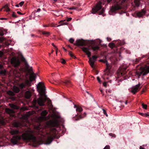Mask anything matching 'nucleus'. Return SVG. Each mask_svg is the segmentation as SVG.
Returning a JSON list of instances; mask_svg holds the SVG:
<instances>
[{
	"instance_id": "nucleus-23",
	"label": "nucleus",
	"mask_w": 149,
	"mask_h": 149,
	"mask_svg": "<svg viewBox=\"0 0 149 149\" xmlns=\"http://www.w3.org/2000/svg\"><path fill=\"white\" fill-rule=\"evenodd\" d=\"M9 106L12 108L15 109H19L18 107L16 105L11 104H9Z\"/></svg>"
},
{
	"instance_id": "nucleus-1",
	"label": "nucleus",
	"mask_w": 149,
	"mask_h": 149,
	"mask_svg": "<svg viewBox=\"0 0 149 149\" xmlns=\"http://www.w3.org/2000/svg\"><path fill=\"white\" fill-rule=\"evenodd\" d=\"M20 132L18 129H12L10 131V134L13 135L11 139V141L14 145L16 144L18 141L22 138L23 140H32L34 143H36V138L33 135L35 133L34 131L29 129L21 136L18 135Z\"/></svg>"
},
{
	"instance_id": "nucleus-61",
	"label": "nucleus",
	"mask_w": 149,
	"mask_h": 149,
	"mask_svg": "<svg viewBox=\"0 0 149 149\" xmlns=\"http://www.w3.org/2000/svg\"><path fill=\"white\" fill-rule=\"evenodd\" d=\"M6 19V18H0V20H3V19Z\"/></svg>"
},
{
	"instance_id": "nucleus-59",
	"label": "nucleus",
	"mask_w": 149,
	"mask_h": 149,
	"mask_svg": "<svg viewBox=\"0 0 149 149\" xmlns=\"http://www.w3.org/2000/svg\"><path fill=\"white\" fill-rule=\"evenodd\" d=\"M17 14H19V15H22V14L19 11H17Z\"/></svg>"
},
{
	"instance_id": "nucleus-28",
	"label": "nucleus",
	"mask_w": 149,
	"mask_h": 149,
	"mask_svg": "<svg viewBox=\"0 0 149 149\" xmlns=\"http://www.w3.org/2000/svg\"><path fill=\"white\" fill-rule=\"evenodd\" d=\"M134 2L136 6L138 7L139 6L140 3L139 0H134Z\"/></svg>"
},
{
	"instance_id": "nucleus-49",
	"label": "nucleus",
	"mask_w": 149,
	"mask_h": 149,
	"mask_svg": "<svg viewBox=\"0 0 149 149\" xmlns=\"http://www.w3.org/2000/svg\"><path fill=\"white\" fill-rule=\"evenodd\" d=\"M72 19V18L70 17V18H68L67 19L66 21L67 22H69V21H71Z\"/></svg>"
},
{
	"instance_id": "nucleus-30",
	"label": "nucleus",
	"mask_w": 149,
	"mask_h": 149,
	"mask_svg": "<svg viewBox=\"0 0 149 149\" xmlns=\"http://www.w3.org/2000/svg\"><path fill=\"white\" fill-rule=\"evenodd\" d=\"M0 74L3 75H6V70L4 69L1 70Z\"/></svg>"
},
{
	"instance_id": "nucleus-33",
	"label": "nucleus",
	"mask_w": 149,
	"mask_h": 149,
	"mask_svg": "<svg viewBox=\"0 0 149 149\" xmlns=\"http://www.w3.org/2000/svg\"><path fill=\"white\" fill-rule=\"evenodd\" d=\"M109 46L111 48H112L114 47L115 44L114 43H110L109 44Z\"/></svg>"
},
{
	"instance_id": "nucleus-64",
	"label": "nucleus",
	"mask_w": 149,
	"mask_h": 149,
	"mask_svg": "<svg viewBox=\"0 0 149 149\" xmlns=\"http://www.w3.org/2000/svg\"><path fill=\"white\" fill-rule=\"evenodd\" d=\"M77 6H81V5L80 4V3H78L77 4Z\"/></svg>"
},
{
	"instance_id": "nucleus-43",
	"label": "nucleus",
	"mask_w": 149,
	"mask_h": 149,
	"mask_svg": "<svg viewBox=\"0 0 149 149\" xmlns=\"http://www.w3.org/2000/svg\"><path fill=\"white\" fill-rule=\"evenodd\" d=\"M61 62L63 64H65V63L66 62L65 60L64 59H61Z\"/></svg>"
},
{
	"instance_id": "nucleus-38",
	"label": "nucleus",
	"mask_w": 149,
	"mask_h": 149,
	"mask_svg": "<svg viewBox=\"0 0 149 149\" xmlns=\"http://www.w3.org/2000/svg\"><path fill=\"white\" fill-rule=\"evenodd\" d=\"M104 9L103 8H102V10H101V11L99 13V15H101V14H102L104 12Z\"/></svg>"
},
{
	"instance_id": "nucleus-39",
	"label": "nucleus",
	"mask_w": 149,
	"mask_h": 149,
	"mask_svg": "<svg viewBox=\"0 0 149 149\" xmlns=\"http://www.w3.org/2000/svg\"><path fill=\"white\" fill-rule=\"evenodd\" d=\"M24 2L22 1L19 3V6L21 7L24 4Z\"/></svg>"
},
{
	"instance_id": "nucleus-63",
	"label": "nucleus",
	"mask_w": 149,
	"mask_h": 149,
	"mask_svg": "<svg viewBox=\"0 0 149 149\" xmlns=\"http://www.w3.org/2000/svg\"><path fill=\"white\" fill-rule=\"evenodd\" d=\"M141 59V58H138V59H137L136 60V61H139V60H140Z\"/></svg>"
},
{
	"instance_id": "nucleus-12",
	"label": "nucleus",
	"mask_w": 149,
	"mask_h": 149,
	"mask_svg": "<svg viewBox=\"0 0 149 149\" xmlns=\"http://www.w3.org/2000/svg\"><path fill=\"white\" fill-rule=\"evenodd\" d=\"M140 86V84H138L135 86L132 87L131 91V92L133 94H135L140 89L141 87Z\"/></svg>"
},
{
	"instance_id": "nucleus-62",
	"label": "nucleus",
	"mask_w": 149,
	"mask_h": 149,
	"mask_svg": "<svg viewBox=\"0 0 149 149\" xmlns=\"http://www.w3.org/2000/svg\"><path fill=\"white\" fill-rule=\"evenodd\" d=\"M139 149H145L142 146H141L140 147Z\"/></svg>"
},
{
	"instance_id": "nucleus-52",
	"label": "nucleus",
	"mask_w": 149,
	"mask_h": 149,
	"mask_svg": "<svg viewBox=\"0 0 149 149\" xmlns=\"http://www.w3.org/2000/svg\"><path fill=\"white\" fill-rule=\"evenodd\" d=\"M103 86H105V87H107V84L106 82H104L103 83Z\"/></svg>"
},
{
	"instance_id": "nucleus-53",
	"label": "nucleus",
	"mask_w": 149,
	"mask_h": 149,
	"mask_svg": "<svg viewBox=\"0 0 149 149\" xmlns=\"http://www.w3.org/2000/svg\"><path fill=\"white\" fill-rule=\"evenodd\" d=\"M12 16L13 17H17V16L15 14V13H13L12 14Z\"/></svg>"
},
{
	"instance_id": "nucleus-45",
	"label": "nucleus",
	"mask_w": 149,
	"mask_h": 149,
	"mask_svg": "<svg viewBox=\"0 0 149 149\" xmlns=\"http://www.w3.org/2000/svg\"><path fill=\"white\" fill-rule=\"evenodd\" d=\"M67 24H68V23L67 22H65V23H63L62 24H60V25H58L57 26V27L59 26H60L61 25H67Z\"/></svg>"
},
{
	"instance_id": "nucleus-56",
	"label": "nucleus",
	"mask_w": 149,
	"mask_h": 149,
	"mask_svg": "<svg viewBox=\"0 0 149 149\" xmlns=\"http://www.w3.org/2000/svg\"><path fill=\"white\" fill-rule=\"evenodd\" d=\"M52 45H53L55 48H57L56 47L54 44L53 43H52Z\"/></svg>"
},
{
	"instance_id": "nucleus-2",
	"label": "nucleus",
	"mask_w": 149,
	"mask_h": 149,
	"mask_svg": "<svg viewBox=\"0 0 149 149\" xmlns=\"http://www.w3.org/2000/svg\"><path fill=\"white\" fill-rule=\"evenodd\" d=\"M38 91L41 95L37 100L34 99L32 102V104L34 107H38L36 106L37 102L38 104L40 106H42L44 105V103L46 100V97H45L44 98L42 96L45 94V87L43 83L40 82L38 84V86H37Z\"/></svg>"
},
{
	"instance_id": "nucleus-46",
	"label": "nucleus",
	"mask_w": 149,
	"mask_h": 149,
	"mask_svg": "<svg viewBox=\"0 0 149 149\" xmlns=\"http://www.w3.org/2000/svg\"><path fill=\"white\" fill-rule=\"evenodd\" d=\"M68 8L69 10H75V7H74V6H73V7H70L69 8Z\"/></svg>"
},
{
	"instance_id": "nucleus-13",
	"label": "nucleus",
	"mask_w": 149,
	"mask_h": 149,
	"mask_svg": "<svg viewBox=\"0 0 149 149\" xmlns=\"http://www.w3.org/2000/svg\"><path fill=\"white\" fill-rule=\"evenodd\" d=\"M47 113V111L46 110L43 111L41 113V116L38 117V120L40 121L45 120H46L45 116Z\"/></svg>"
},
{
	"instance_id": "nucleus-19",
	"label": "nucleus",
	"mask_w": 149,
	"mask_h": 149,
	"mask_svg": "<svg viewBox=\"0 0 149 149\" xmlns=\"http://www.w3.org/2000/svg\"><path fill=\"white\" fill-rule=\"evenodd\" d=\"M145 11L144 10H142V11L137 13V15L139 17H141L143 15L145 14Z\"/></svg>"
},
{
	"instance_id": "nucleus-25",
	"label": "nucleus",
	"mask_w": 149,
	"mask_h": 149,
	"mask_svg": "<svg viewBox=\"0 0 149 149\" xmlns=\"http://www.w3.org/2000/svg\"><path fill=\"white\" fill-rule=\"evenodd\" d=\"M91 49L94 51H97L100 49V47L98 46H93L91 47Z\"/></svg>"
},
{
	"instance_id": "nucleus-24",
	"label": "nucleus",
	"mask_w": 149,
	"mask_h": 149,
	"mask_svg": "<svg viewBox=\"0 0 149 149\" xmlns=\"http://www.w3.org/2000/svg\"><path fill=\"white\" fill-rule=\"evenodd\" d=\"M13 91L15 93H18L19 92V89L16 86H14L13 88Z\"/></svg>"
},
{
	"instance_id": "nucleus-7",
	"label": "nucleus",
	"mask_w": 149,
	"mask_h": 149,
	"mask_svg": "<svg viewBox=\"0 0 149 149\" xmlns=\"http://www.w3.org/2000/svg\"><path fill=\"white\" fill-rule=\"evenodd\" d=\"M87 44V42L82 39L77 40L76 41V43L74 45L77 46H83L86 45Z\"/></svg>"
},
{
	"instance_id": "nucleus-8",
	"label": "nucleus",
	"mask_w": 149,
	"mask_h": 149,
	"mask_svg": "<svg viewBox=\"0 0 149 149\" xmlns=\"http://www.w3.org/2000/svg\"><path fill=\"white\" fill-rule=\"evenodd\" d=\"M46 125L48 127H49L55 126L57 125V121L55 119L50 120L47 121Z\"/></svg>"
},
{
	"instance_id": "nucleus-26",
	"label": "nucleus",
	"mask_w": 149,
	"mask_h": 149,
	"mask_svg": "<svg viewBox=\"0 0 149 149\" xmlns=\"http://www.w3.org/2000/svg\"><path fill=\"white\" fill-rule=\"evenodd\" d=\"M3 8L4 9V11L6 12H8L10 11V10L7 5H6L5 6L3 7Z\"/></svg>"
},
{
	"instance_id": "nucleus-31",
	"label": "nucleus",
	"mask_w": 149,
	"mask_h": 149,
	"mask_svg": "<svg viewBox=\"0 0 149 149\" xmlns=\"http://www.w3.org/2000/svg\"><path fill=\"white\" fill-rule=\"evenodd\" d=\"M7 93L8 95L12 96H14L15 94L13 92L10 91H8Z\"/></svg>"
},
{
	"instance_id": "nucleus-14",
	"label": "nucleus",
	"mask_w": 149,
	"mask_h": 149,
	"mask_svg": "<svg viewBox=\"0 0 149 149\" xmlns=\"http://www.w3.org/2000/svg\"><path fill=\"white\" fill-rule=\"evenodd\" d=\"M82 51L88 55V57H90L91 56V53L89 51L90 49L88 48L83 47L82 48Z\"/></svg>"
},
{
	"instance_id": "nucleus-41",
	"label": "nucleus",
	"mask_w": 149,
	"mask_h": 149,
	"mask_svg": "<svg viewBox=\"0 0 149 149\" xmlns=\"http://www.w3.org/2000/svg\"><path fill=\"white\" fill-rule=\"evenodd\" d=\"M0 124L2 125H4L5 124V122L3 120H0Z\"/></svg>"
},
{
	"instance_id": "nucleus-20",
	"label": "nucleus",
	"mask_w": 149,
	"mask_h": 149,
	"mask_svg": "<svg viewBox=\"0 0 149 149\" xmlns=\"http://www.w3.org/2000/svg\"><path fill=\"white\" fill-rule=\"evenodd\" d=\"M74 107L75 108H76V111H77L80 112L83 111L82 108L80 107L74 105Z\"/></svg>"
},
{
	"instance_id": "nucleus-44",
	"label": "nucleus",
	"mask_w": 149,
	"mask_h": 149,
	"mask_svg": "<svg viewBox=\"0 0 149 149\" xmlns=\"http://www.w3.org/2000/svg\"><path fill=\"white\" fill-rule=\"evenodd\" d=\"M103 149H110V146L109 145L106 146Z\"/></svg>"
},
{
	"instance_id": "nucleus-34",
	"label": "nucleus",
	"mask_w": 149,
	"mask_h": 149,
	"mask_svg": "<svg viewBox=\"0 0 149 149\" xmlns=\"http://www.w3.org/2000/svg\"><path fill=\"white\" fill-rule=\"evenodd\" d=\"M142 105L143 108L145 109H147V105L144 104L143 103H142Z\"/></svg>"
},
{
	"instance_id": "nucleus-4",
	"label": "nucleus",
	"mask_w": 149,
	"mask_h": 149,
	"mask_svg": "<svg viewBox=\"0 0 149 149\" xmlns=\"http://www.w3.org/2000/svg\"><path fill=\"white\" fill-rule=\"evenodd\" d=\"M142 65H143V66H141L140 68L139 71H138L137 72V74L139 78L141 76L145 75L149 73V64L145 65L142 63Z\"/></svg>"
},
{
	"instance_id": "nucleus-11",
	"label": "nucleus",
	"mask_w": 149,
	"mask_h": 149,
	"mask_svg": "<svg viewBox=\"0 0 149 149\" xmlns=\"http://www.w3.org/2000/svg\"><path fill=\"white\" fill-rule=\"evenodd\" d=\"M122 8L121 4L118 3L114 6H112L111 9V10L112 12H115L116 10L121 9Z\"/></svg>"
},
{
	"instance_id": "nucleus-29",
	"label": "nucleus",
	"mask_w": 149,
	"mask_h": 149,
	"mask_svg": "<svg viewBox=\"0 0 149 149\" xmlns=\"http://www.w3.org/2000/svg\"><path fill=\"white\" fill-rule=\"evenodd\" d=\"M123 73L121 71H120L119 70H118L117 71V75L118 76V77H119L122 75Z\"/></svg>"
},
{
	"instance_id": "nucleus-35",
	"label": "nucleus",
	"mask_w": 149,
	"mask_h": 149,
	"mask_svg": "<svg viewBox=\"0 0 149 149\" xmlns=\"http://www.w3.org/2000/svg\"><path fill=\"white\" fill-rule=\"evenodd\" d=\"M75 10L77 11H79L81 10V8H79L78 7H75Z\"/></svg>"
},
{
	"instance_id": "nucleus-50",
	"label": "nucleus",
	"mask_w": 149,
	"mask_h": 149,
	"mask_svg": "<svg viewBox=\"0 0 149 149\" xmlns=\"http://www.w3.org/2000/svg\"><path fill=\"white\" fill-rule=\"evenodd\" d=\"M139 114L142 116H144L145 113L140 112L139 113Z\"/></svg>"
},
{
	"instance_id": "nucleus-36",
	"label": "nucleus",
	"mask_w": 149,
	"mask_h": 149,
	"mask_svg": "<svg viewBox=\"0 0 149 149\" xmlns=\"http://www.w3.org/2000/svg\"><path fill=\"white\" fill-rule=\"evenodd\" d=\"M69 42L72 43L74 41V39L72 38H70L69 40Z\"/></svg>"
},
{
	"instance_id": "nucleus-9",
	"label": "nucleus",
	"mask_w": 149,
	"mask_h": 149,
	"mask_svg": "<svg viewBox=\"0 0 149 149\" xmlns=\"http://www.w3.org/2000/svg\"><path fill=\"white\" fill-rule=\"evenodd\" d=\"M31 81L29 80H26L24 83H22L19 84V86L22 88L25 86L29 87L31 86Z\"/></svg>"
},
{
	"instance_id": "nucleus-40",
	"label": "nucleus",
	"mask_w": 149,
	"mask_h": 149,
	"mask_svg": "<svg viewBox=\"0 0 149 149\" xmlns=\"http://www.w3.org/2000/svg\"><path fill=\"white\" fill-rule=\"evenodd\" d=\"M103 113L106 115V116L107 117L108 116V115L106 111L104 109H102Z\"/></svg>"
},
{
	"instance_id": "nucleus-48",
	"label": "nucleus",
	"mask_w": 149,
	"mask_h": 149,
	"mask_svg": "<svg viewBox=\"0 0 149 149\" xmlns=\"http://www.w3.org/2000/svg\"><path fill=\"white\" fill-rule=\"evenodd\" d=\"M97 79L98 81V82L100 83H101V80L100 77H97Z\"/></svg>"
},
{
	"instance_id": "nucleus-3",
	"label": "nucleus",
	"mask_w": 149,
	"mask_h": 149,
	"mask_svg": "<svg viewBox=\"0 0 149 149\" xmlns=\"http://www.w3.org/2000/svg\"><path fill=\"white\" fill-rule=\"evenodd\" d=\"M38 134L40 135V136H39L40 138V141H45L46 142L45 144H49L52 141L53 138L52 135L49 133H47L45 134L44 133L41 134L39 132Z\"/></svg>"
},
{
	"instance_id": "nucleus-16",
	"label": "nucleus",
	"mask_w": 149,
	"mask_h": 149,
	"mask_svg": "<svg viewBox=\"0 0 149 149\" xmlns=\"http://www.w3.org/2000/svg\"><path fill=\"white\" fill-rule=\"evenodd\" d=\"M13 125L15 127H18L22 126V124L21 122H15L13 123Z\"/></svg>"
},
{
	"instance_id": "nucleus-57",
	"label": "nucleus",
	"mask_w": 149,
	"mask_h": 149,
	"mask_svg": "<svg viewBox=\"0 0 149 149\" xmlns=\"http://www.w3.org/2000/svg\"><path fill=\"white\" fill-rule=\"evenodd\" d=\"M21 110L22 111H24V110H26V109H25V108L24 107H22V108H21Z\"/></svg>"
},
{
	"instance_id": "nucleus-17",
	"label": "nucleus",
	"mask_w": 149,
	"mask_h": 149,
	"mask_svg": "<svg viewBox=\"0 0 149 149\" xmlns=\"http://www.w3.org/2000/svg\"><path fill=\"white\" fill-rule=\"evenodd\" d=\"M86 113L84 112V113L83 115H79L77 116V118L75 119V120H78L80 119H82L86 116Z\"/></svg>"
},
{
	"instance_id": "nucleus-51",
	"label": "nucleus",
	"mask_w": 149,
	"mask_h": 149,
	"mask_svg": "<svg viewBox=\"0 0 149 149\" xmlns=\"http://www.w3.org/2000/svg\"><path fill=\"white\" fill-rule=\"evenodd\" d=\"M145 117L149 116V114L148 113H145L144 115Z\"/></svg>"
},
{
	"instance_id": "nucleus-55",
	"label": "nucleus",
	"mask_w": 149,
	"mask_h": 149,
	"mask_svg": "<svg viewBox=\"0 0 149 149\" xmlns=\"http://www.w3.org/2000/svg\"><path fill=\"white\" fill-rule=\"evenodd\" d=\"M3 54V52H0V57L2 56Z\"/></svg>"
},
{
	"instance_id": "nucleus-60",
	"label": "nucleus",
	"mask_w": 149,
	"mask_h": 149,
	"mask_svg": "<svg viewBox=\"0 0 149 149\" xmlns=\"http://www.w3.org/2000/svg\"><path fill=\"white\" fill-rule=\"evenodd\" d=\"M100 90L101 93L103 94V90L101 89H100Z\"/></svg>"
},
{
	"instance_id": "nucleus-21",
	"label": "nucleus",
	"mask_w": 149,
	"mask_h": 149,
	"mask_svg": "<svg viewBox=\"0 0 149 149\" xmlns=\"http://www.w3.org/2000/svg\"><path fill=\"white\" fill-rule=\"evenodd\" d=\"M63 83L68 86H71L72 84L71 81L69 80H65V81L63 82Z\"/></svg>"
},
{
	"instance_id": "nucleus-6",
	"label": "nucleus",
	"mask_w": 149,
	"mask_h": 149,
	"mask_svg": "<svg viewBox=\"0 0 149 149\" xmlns=\"http://www.w3.org/2000/svg\"><path fill=\"white\" fill-rule=\"evenodd\" d=\"M102 3L99 1L96 5L93 8L92 12L93 14H95L97 11L101 9L102 8L101 6Z\"/></svg>"
},
{
	"instance_id": "nucleus-32",
	"label": "nucleus",
	"mask_w": 149,
	"mask_h": 149,
	"mask_svg": "<svg viewBox=\"0 0 149 149\" xmlns=\"http://www.w3.org/2000/svg\"><path fill=\"white\" fill-rule=\"evenodd\" d=\"M69 54L72 57L74 58H76V57L71 52H69Z\"/></svg>"
},
{
	"instance_id": "nucleus-47",
	"label": "nucleus",
	"mask_w": 149,
	"mask_h": 149,
	"mask_svg": "<svg viewBox=\"0 0 149 149\" xmlns=\"http://www.w3.org/2000/svg\"><path fill=\"white\" fill-rule=\"evenodd\" d=\"M73 1V0H66L65 2L68 3H69L71 2V1Z\"/></svg>"
},
{
	"instance_id": "nucleus-42",
	"label": "nucleus",
	"mask_w": 149,
	"mask_h": 149,
	"mask_svg": "<svg viewBox=\"0 0 149 149\" xmlns=\"http://www.w3.org/2000/svg\"><path fill=\"white\" fill-rule=\"evenodd\" d=\"M5 39L3 37H0V41L1 42H3Z\"/></svg>"
},
{
	"instance_id": "nucleus-37",
	"label": "nucleus",
	"mask_w": 149,
	"mask_h": 149,
	"mask_svg": "<svg viewBox=\"0 0 149 149\" xmlns=\"http://www.w3.org/2000/svg\"><path fill=\"white\" fill-rule=\"evenodd\" d=\"M4 35V33L3 31L1 30H0V35L1 36H3Z\"/></svg>"
},
{
	"instance_id": "nucleus-54",
	"label": "nucleus",
	"mask_w": 149,
	"mask_h": 149,
	"mask_svg": "<svg viewBox=\"0 0 149 149\" xmlns=\"http://www.w3.org/2000/svg\"><path fill=\"white\" fill-rule=\"evenodd\" d=\"M56 55H57V52H58V49L57 48H56Z\"/></svg>"
},
{
	"instance_id": "nucleus-22",
	"label": "nucleus",
	"mask_w": 149,
	"mask_h": 149,
	"mask_svg": "<svg viewBox=\"0 0 149 149\" xmlns=\"http://www.w3.org/2000/svg\"><path fill=\"white\" fill-rule=\"evenodd\" d=\"M5 111L6 113L9 114L13 113H14V111L13 110L9 108L6 109Z\"/></svg>"
},
{
	"instance_id": "nucleus-15",
	"label": "nucleus",
	"mask_w": 149,
	"mask_h": 149,
	"mask_svg": "<svg viewBox=\"0 0 149 149\" xmlns=\"http://www.w3.org/2000/svg\"><path fill=\"white\" fill-rule=\"evenodd\" d=\"M36 78V75L34 73H32L30 74L29 77V80L31 81H32L35 79Z\"/></svg>"
},
{
	"instance_id": "nucleus-10",
	"label": "nucleus",
	"mask_w": 149,
	"mask_h": 149,
	"mask_svg": "<svg viewBox=\"0 0 149 149\" xmlns=\"http://www.w3.org/2000/svg\"><path fill=\"white\" fill-rule=\"evenodd\" d=\"M97 57V56H94L92 58H90L89 63L91 67L94 69V63L96 60Z\"/></svg>"
},
{
	"instance_id": "nucleus-18",
	"label": "nucleus",
	"mask_w": 149,
	"mask_h": 149,
	"mask_svg": "<svg viewBox=\"0 0 149 149\" xmlns=\"http://www.w3.org/2000/svg\"><path fill=\"white\" fill-rule=\"evenodd\" d=\"M31 96V93L29 91H27L25 92V97L26 98L29 99Z\"/></svg>"
},
{
	"instance_id": "nucleus-58",
	"label": "nucleus",
	"mask_w": 149,
	"mask_h": 149,
	"mask_svg": "<svg viewBox=\"0 0 149 149\" xmlns=\"http://www.w3.org/2000/svg\"><path fill=\"white\" fill-rule=\"evenodd\" d=\"M40 8H38L37 9V11H35V12H39L40 11Z\"/></svg>"
},
{
	"instance_id": "nucleus-5",
	"label": "nucleus",
	"mask_w": 149,
	"mask_h": 149,
	"mask_svg": "<svg viewBox=\"0 0 149 149\" xmlns=\"http://www.w3.org/2000/svg\"><path fill=\"white\" fill-rule=\"evenodd\" d=\"M10 63L13 66L16 67H18L20 65L21 61L18 58L14 57L11 59Z\"/></svg>"
},
{
	"instance_id": "nucleus-27",
	"label": "nucleus",
	"mask_w": 149,
	"mask_h": 149,
	"mask_svg": "<svg viewBox=\"0 0 149 149\" xmlns=\"http://www.w3.org/2000/svg\"><path fill=\"white\" fill-rule=\"evenodd\" d=\"M42 33L47 37L48 36L50 35V33L49 32L43 31L42 32Z\"/></svg>"
}]
</instances>
